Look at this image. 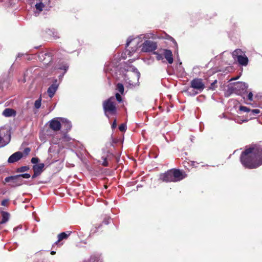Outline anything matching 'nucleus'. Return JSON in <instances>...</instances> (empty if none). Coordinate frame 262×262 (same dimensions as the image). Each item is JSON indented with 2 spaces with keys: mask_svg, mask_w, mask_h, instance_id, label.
<instances>
[{
  "mask_svg": "<svg viewBox=\"0 0 262 262\" xmlns=\"http://www.w3.org/2000/svg\"><path fill=\"white\" fill-rule=\"evenodd\" d=\"M239 110L244 112H250L251 110L245 106H240Z\"/></svg>",
  "mask_w": 262,
  "mask_h": 262,
  "instance_id": "obj_27",
  "label": "nucleus"
},
{
  "mask_svg": "<svg viewBox=\"0 0 262 262\" xmlns=\"http://www.w3.org/2000/svg\"><path fill=\"white\" fill-rule=\"evenodd\" d=\"M23 57L24 59L27 60H31L32 59V56L29 55L27 54L18 53L16 59L19 57Z\"/></svg>",
  "mask_w": 262,
  "mask_h": 262,
  "instance_id": "obj_22",
  "label": "nucleus"
},
{
  "mask_svg": "<svg viewBox=\"0 0 262 262\" xmlns=\"http://www.w3.org/2000/svg\"><path fill=\"white\" fill-rule=\"evenodd\" d=\"M2 102H3V101H2H2H0V103H2Z\"/></svg>",
  "mask_w": 262,
  "mask_h": 262,
  "instance_id": "obj_50",
  "label": "nucleus"
},
{
  "mask_svg": "<svg viewBox=\"0 0 262 262\" xmlns=\"http://www.w3.org/2000/svg\"><path fill=\"white\" fill-rule=\"evenodd\" d=\"M142 51L144 52H150L155 51L157 49V44L151 40H146L142 45Z\"/></svg>",
  "mask_w": 262,
  "mask_h": 262,
  "instance_id": "obj_8",
  "label": "nucleus"
},
{
  "mask_svg": "<svg viewBox=\"0 0 262 262\" xmlns=\"http://www.w3.org/2000/svg\"><path fill=\"white\" fill-rule=\"evenodd\" d=\"M244 54L245 53L241 49H236L232 53V56L234 59H236Z\"/></svg>",
  "mask_w": 262,
  "mask_h": 262,
  "instance_id": "obj_19",
  "label": "nucleus"
},
{
  "mask_svg": "<svg viewBox=\"0 0 262 262\" xmlns=\"http://www.w3.org/2000/svg\"><path fill=\"white\" fill-rule=\"evenodd\" d=\"M56 38H58V37H59V36H57V35H56Z\"/></svg>",
  "mask_w": 262,
  "mask_h": 262,
  "instance_id": "obj_49",
  "label": "nucleus"
},
{
  "mask_svg": "<svg viewBox=\"0 0 262 262\" xmlns=\"http://www.w3.org/2000/svg\"><path fill=\"white\" fill-rule=\"evenodd\" d=\"M21 228H22V226H17V227H15V228H14L13 231H17L18 229H21Z\"/></svg>",
  "mask_w": 262,
  "mask_h": 262,
  "instance_id": "obj_42",
  "label": "nucleus"
},
{
  "mask_svg": "<svg viewBox=\"0 0 262 262\" xmlns=\"http://www.w3.org/2000/svg\"><path fill=\"white\" fill-rule=\"evenodd\" d=\"M186 177V174L179 169H171L160 174V179L166 182H178Z\"/></svg>",
  "mask_w": 262,
  "mask_h": 262,
  "instance_id": "obj_2",
  "label": "nucleus"
},
{
  "mask_svg": "<svg viewBox=\"0 0 262 262\" xmlns=\"http://www.w3.org/2000/svg\"><path fill=\"white\" fill-rule=\"evenodd\" d=\"M216 83H217V80H215L213 82H212L211 84L210 89H212V90H214L216 88V86L215 85Z\"/></svg>",
  "mask_w": 262,
  "mask_h": 262,
  "instance_id": "obj_35",
  "label": "nucleus"
},
{
  "mask_svg": "<svg viewBox=\"0 0 262 262\" xmlns=\"http://www.w3.org/2000/svg\"><path fill=\"white\" fill-rule=\"evenodd\" d=\"M8 142L9 141L4 142L3 139L2 138L1 136L0 135V145H1L0 146H4L6 145V144H8Z\"/></svg>",
  "mask_w": 262,
  "mask_h": 262,
  "instance_id": "obj_31",
  "label": "nucleus"
},
{
  "mask_svg": "<svg viewBox=\"0 0 262 262\" xmlns=\"http://www.w3.org/2000/svg\"><path fill=\"white\" fill-rule=\"evenodd\" d=\"M50 60V58H49V60H47V61H49Z\"/></svg>",
  "mask_w": 262,
  "mask_h": 262,
  "instance_id": "obj_51",
  "label": "nucleus"
},
{
  "mask_svg": "<svg viewBox=\"0 0 262 262\" xmlns=\"http://www.w3.org/2000/svg\"><path fill=\"white\" fill-rule=\"evenodd\" d=\"M2 114L6 117H15L16 112L12 108H7L3 111Z\"/></svg>",
  "mask_w": 262,
  "mask_h": 262,
  "instance_id": "obj_12",
  "label": "nucleus"
},
{
  "mask_svg": "<svg viewBox=\"0 0 262 262\" xmlns=\"http://www.w3.org/2000/svg\"><path fill=\"white\" fill-rule=\"evenodd\" d=\"M31 175L29 173L20 174L13 176L6 177L5 179V182L8 183V185L12 187H15L21 185L25 183L24 179H29Z\"/></svg>",
  "mask_w": 262,
  "mask_h": 262,
  "instance_id": "obj_3",
  "label": "nucleus"
},
{
  "mask_svg": "<svg viewBox=\"0 0 262 262\" xmlns=\"http://www.w3.org/2000/svg\"><path fill=\"white\" fill-rule=\"evenodd\" d=\"M26 104H27V107L28 108H31V107H32V105H33V101H32V100H31H31H30L28 101L27 102V103H26Z\"/></svg>",
  "mask_w": 262,
  "mask_h": 262,
  "instance_id": "obj_32",
  "label": "nucleus"
},
{
  "mask_svg": "<svg viewBox=\"0 0 262 262\" xmlns=\"http://www.w3.org/2000/svg\"><path fill=\"white\" fill-rule=\"evenodd\" d=\"M116 126H117L116 120H115L113 122L112 125V128H115L116 127Z\"/></svg>",
  "mask_w": 262,
  "mask_h": 262,
  "instance_id": "obj_41",
  "label": "nucleus"
},
{
  "mask_svg": "<svg viewBox=\"0 0 262 262\" xmlns=\"http://www.w3.org/2000/svg\"><path fill=\"white\" fill-rule=\"evenodd\" d=\"M103 165H104V166H107V163L106 161H104L103 163Z\"/></svg>",
  "mask_w": 262,
  "mask_h": 262,
  "instance_id": "obj_43",
  "label": "nucleus"
},
{
  "mask_svg": "<svg viewBox=\"0 0 262 262\" xmlns=\"http://www.w3.org/2000/svg\"><path fill=\"white\" fill-rule=\"evenodd\" d=\"M154 54L156 55V59L158 60H161L163 59V55L162 54H159L156 52H155Z\"/></svg>",
  "mask_w": 262,
  "mask_h": 262,
  "instance_id": "obj_30",
  "label": "nucleus"
},
{
  "mask_svg": "<svg viewBox=\"0 0 262 262\" xmlns=\"http://www.w3.org/2000/svg\"><path fill=\"white\" fill-rule=\"evenodd\" d=\"M115 97H116V100L119 102H120L122 101L121 97L119 94H118V93L116 94Z\"/></svg>",
  "mask_w": 262,
  "mask_h": 262,
  "instance_id": "obj_36",
  "label": "nucleus"
},
{
  "mask_svg": "<svg viewBox=\"0 0 262 262\" xmlns=\"http://www.w3.org/2000/svg\"><path fill=\"white\" fill-rule=\"evenodd\" d=\"M58 87V84L53 83L48 89L47 92L50 98H52L56 92Z\"/></svg>",
  "mask_w": 262,
  "mask_h": 262,
  "instance_id": "obj_13",
  "label": "nucleus"
},
{
  "mask_svg": "<svg viewBox=\"0 0 262 262\" xmlns=\"http://www.w3.org/2000/svg\"><path fill=\"white\" fill-rule=\"evenodd\" d=\"M248 98L250 101H252L253 99V94L252 92H250L248 95Z\"/></svg>",
  "mask_w": 262,
  "mask_h": 262,
  "instance_id": "obj_39",
  "label": "nucleus"
},
{
  "mask_svg": "<svg viewBox=\"0 0 262 262\" xmlns=\"http://www.w3.org/2000/svg\"><path fill=\"white\" fill-rule=\"evenodd\" d=\"M250 112L251 113V114L255 115L256 114H259L260 113V111L258 109H254L251 110Z\"/></svg>",
  "mask_w": 262,
  "mask_h": 262,
  "instance_id": "obj_34",
  "label": "nucleus"
},
{
  "mask_svg": "<svg viewBox=\"0 0 262 262\" xmlns=\"http://www.w3.org/2000/svg\"><path fill=\"white\" fill-rule=\"evenodd\" d=\"M135 40V39L134 38H132L131 37H129L127 40V42H126V47H128L129 46V45L130 44V43L132 41H134Z\"/></svg>",
  "mask_w": 262,
  "mask_h": 262,
  "instance_id": "obj_37",
  "label": "nucleus"
},
{
  "mask_svg": "<svg viewBox=\"0 0 262 262\" xmlns=\"http://www.w3.org/2000/svg\"><path fill=\"white\" fill-rule=\"evenodd\" d=\"M44 169V163H39V159L34 157V178L39 176Z\"/></svg>",
  "mask_w": 262,
  "mask_h": 262,
  "instance_id": "obj_6",
  "label": "nucleus"
},
{
  "mask_svg": "<svg viewBox=\"0 0 262 262\" xmlns=\"http://www.w3.org/2000/svg\"><path fill=\"white\" fill-rule=\"evenodd\" d=\"M55 253H56V252H55V251H52L51 252V254H52V255H54V254H55Z\"/></svg>",
  "mask_w": 262,
  "mask_h": 262,
  "instance_id": "obj_44",
  "label": "nucleus"
},
{
  "mask_svg": "<svg viewBox=\"0 0 262 262\" xmlns=\"http://www.w3.org/2000/svg\"><path fill=\"white\" fill-rule=\"evenodd\" d=\"M2 219L0 222V224H4L7 223L10 219V214L5 211H2L1 212Z\"/></svg>",
  "mask_w": 262,
  "mask_h": 262,
  "instance_id": "obj_18",
  "label": "nucleus"
},
{
  "mask_svg": "<svg viewBox=\"0 0 262 262\" xmlns=\"http://www.w3.org/2000/svg\"><path fill=\"white\" fill-rule=\"evenodd\" d=\"M60 120L61 121V126L65 128V129L68 130L71 129L72 125L71 123L67 119L60 118Z\"/></svg>",
  "mask_w": 262,
  "mask_h": 262,
  "instance_id": "obj_17",
  "label": "nucleus"
},
{
  "mask_svg": "<svg viewBox=\"0 0 262 262\" xmlns=\"http://www.w3.org/2000/svg\"><path fill=\"white\" fill-rule=\"evenodd\" d=\"M238 63L242 66H246L247 65L248 62V58L244 54L241 56H239L236 59Z\"/></svg>",
  "mask_w": 262,
  "mask_h": 262,
  "instance_id": "obj_16",
  "label": "nucleus"
},
{
  "mask_svg": "<svg viewBox=\"0 0 262 262\" xmlns=\"http://www.w3.org/2000/svg\"><path fill=\"white\" fill-rule=\"evenodd\" d=\"M191 86L199 92H201L205 88V85L202 79L198 78L194 79L191 81Z\"/></svg>",
  "mask_w": 262,
  "mask_h": 262,
  "instance_id": "obj_9",
  "label": "nucleus"
},
{
  "mask_svg": "<svg viewBox=\"0 0 262 262\" xmlns=\"http://www.w3.org/2000/svg\"><path fill=\"white\" fill-rule=\"evenodd\" d=\"M133 71L128 72L125 80L129 85L135 86L138 84L140 74L137 69L133 68Z\"/></svg>",
  "mask_w": 262,
  "mask_h": 262,
  "instance_id": "obj_5",
  "label": "nucleus"
},
{
  "mask_svg": "<svg viewBox=\"0 0 262 262\" xmlns=\"http://www.w3.org/2000/svg\"><path fill=\"white\" fill-rule=\"evenodd\" d=\"M61 118H56L52 119L50 122V127L54 131H58L61 127Z\"/></svg>",
  "mask_w": 262,
  "mask_h": 262,
  "instance_id": "obj_10",
  "label": "nucleus"
},
{
  "mask_svg": "<svg viewBox=\"0 0 262 262\" xmlns=\"http://www.w3.org/2000/svg\"><path fill=\"white\" fill-rule=\"evenodd\" d=\"M119 129L121 132H124L126 129V126L125 124H121L119 125Z\"/></svg>",
  "mask_w": 262,
  "mask_h": 262,
  "instance_id": "obj_29",
  "label": "nucleus"
},
{
  "mask_svg": "<svg viewBox=\"0 0 262 262\" xmlns=\"http://www.w3.org/2000/svg\"><path fill=\"white\" fill-rule=\"evenodd\" d=\"M90 262H102L98 255H92L90 258Z\"/></svg>",
  "mask_w": 262,
  "mask_h": 262,
  "instance_id": "obj_21",
  "label": "nucleus"
},
{
  "mask_svg": "<svg viewBox=\"0 0 262 262\" xmlns=\"http://www.w3.org/2000/svg\"><path fill=\"white\" fill-rule=\"evenodd\" d=\"M105 224H108V222L107 221H104Z\"/></svg>",
  "mask_w": 262,
  "mask_h": 262,
  "instance_id": "obj_45",
  "label": "nucleus"
},
{
  "mask_svg": "<svg viewBox=\"0 0 262 262\" xmlns=\"http://www.w3.org/2000/svg\"><path fill=\"white\" fill-rule=\"evenodd\" d=\"M248 85L243 82H238L232 87L233 92L237 95H241L246 92Z\"/></svg>",
  "mask_w": 262,
  "mask_h": 262,
  "instance_id": "obj_7",
  "label": "nucleus"
},
{
  "mask_svg": "<svg viewBox=\"0 0 262 262\" xmlns=\"http://www.w3.org/2000/svg\"><path fill=\"white\" fill-rule=\"evenodd\" d=\"M30 151V149L29 148H25L23 152V154H24V157L27 156L29 154Z\"/></svg>",
  "mask_w": 262,
  "mask_h": 262,
  "instance_id": "obj_33",
  "label": "nucleus"
},
{
  "mask_svg": "<svg viewBox=\"0 0 262 262\" xmlns=\"http://www.w3.org/2000/svg\"><path fill=\"white\" fill-rule=\"evenodd\" d=\"M35 8L39 12H40L45 8V5L42 2H40L35 5Z\"/></svg>",
  "mask_w": 262,
  "mask_h": 262,
  "instance_id": "obj_23",
  "label": "nucleus"
},
{
  "mask_svg": "<svg viewBox=\"0 0 262 262\" xmlns=\"http://www.w3.org/2000/svg\"><path fill=\"white\" fill-rule=\"evenodd\" d=\"M168 39H169L171 41H172L173 43L177 46V47H178V45H177V43L176 40L172 37H171L170 36H168Z\"/></svg>",
  "mask_w": 262,
  "mask_h": 262,
  "instance_id": "obj_38",
  "label": "nucleus"
},
{
  "mask_svg": "<svg viewBox=\"0 0 262 262\" xmlns=\"http://www.w3.org/2000/svg\"><path fill=\"white\" fill-rule=\"evenodd\" d=\"M103 110L105 115L108 117V114L115 115L116 113V107L115 103V98L113 97H111L103 103Z\"/></svg>",
  "mask_w": 262,
  "mask_h": 262,
  "instance_id": "obj_4",
  "label": "nucleus"
},
{
  "mask_svg": "<svg viewBox=\"0 0 262 262\" xmlns=\"http://www.w3.org/2000/svg\"><path fill=\"white\" fill-rule=\"evenodd\" d=\"M31 162L33 163V158L31 159Z\"/></svg>",
  "mask_w": 262,
  "mask_h": 262,
  "instance_id": "obj_47",
  "label": "nucleus"
},
{
  "mask_svg": "<svg viewBox=\"0 0 262 262\" xmlns=\"http://www.w3.org/2000/svg\"><path fill=\"white\" fill-rule=\"evenodd\" d=\"M198 92H195V93H194V94L195 95V94H198Z\"/></svg>",
  "mask_w": 262,
  "mask_h": 262,
  "instance_id": "obj_48",
  "label": "nucleus"
},
{
  "mask_svg": "<svg viewBox=\"0 0 262 262\" xmlns=\"http://www.w3.org/2000/svg\"><path fill=\"white\" fill-rule=\"evenodd\" d=\"M242 164L246 168H256L262 165V147L254 146L246 149L241 155Z\"/></svg>",
  "mask_w": 262,
  "mask_h": 262,
  "instance_id": "obj_1",
  "label": "nucleus"
},
{
  "mask_svg": "<svg viewBox=\"0 0 262 262\" xmlns=\"http://www.w3.org/2000/svg\"><path fill=\"white\" fill-rule=\"evenodd\" d=\"M29 167L27 166H22L19 168H18L16 170V172H24L25 171H27L28 170H29Z\"/></svg>",
  "mask_w": 262,
  "mask_h": 262,
  "instance_id": "obj_24",
  "label": "nucleus"
},
{
  "mask_svg": "<svg viewBox=\"0 0 262 262\" xmlns=\"http://www.w3.org/2000/svg\"><path fill=\"white\" fill-rule=\"evenodd\" d=\"M164 56L169 64H171L173 61L172 52L170 50L165 49L163 52Z\"/></svg>",
  "mask_w": 262,
  "mask_h": 262,
  "instance_id": "obj_14",
  "label": "nucleus"
},
{
  "mask_svg": "<svg viewBox=\"0 0 262 262\" xmlns=\"http://www.w3.org/2000/svg\"><path fill=\"white\" fill-rule=\"evenodd\" d=\"M67 67H64V70H65V71H66V70H67Z\"/></svg>",
  "mask_w": 262,
  "mask_h": 262,
  "instance_id": "obj_46",
  "label": "nucleus"
},
{
  "mask_svg": "<svg viewBox=\"0 0 262 262\" xmlns=\"http://www.w3.org/2000/svg\"><path fill=\"white\" fill-rule=\"evenodd\" d=\"M69 234H67L65 232H62L58 235V240L55 243V244H57L58 242L62 241L63 239H66L68 237Z\"/></svg>",
  "mask_w": 262,
  "mask_h": 262,
  "instance_id": "obj_20",
  "label": "nucleus"
},
{
  "mask_svg": "<svg viewBox=\"0 0 262 262\" xmlns=\"http://www.w3.org/2000/svg\"><path fill=\"white\" fill-rule=\"evenodd\" d=\"M235 122H236L237 123L241 124V123H242L243 122H247V120H246V119L242 120V119H241L240 118H239V117H237V118H235Z\"/></svg>",
  "mask_w": 262,
  "mask_h": 262,
  "instance_id": "obj_28",
  "label": "nucleus"
},
{
  "mask_svg": "<svg viewBox=\"0 0 262 262\" xmlns=\"http://www.w3.org/2000/svg\"><path fill=\"white\" fill-rule=\"evenodd\" d=\"M41 98H39L37 100H36L34 104V107L36 108H39L41 106Z\"/></svg>",
  "mask_w": 262,
  "mask_h": 262,
  "instance_id": "obj_26",
  "label": "nucleus"
},
{
  "mask_svg": "<svg viewBox=\"0 0 262 262\" xmlns=\"http://www.w3.org/2000/svg\"><path fill=\"white\" fill-rule=\"evenodd\" d=\"M24 157V154L21 151H17L13 154L8 158V162L9 163H14L18 161Z\"/></svg>",
  "mask_w": 262,
  "mask_h": 262,
  "instance_id": "obj_11",
  "label": "nucleus"
},
{
  "mask_svg": "<svg viewBox=\"0 0 262 262\" xmlns=\"http://www.w3.org/2000/svg\"><path fill=\"white\" fill-rule=\"evenodd\" d=\"M50 57L49 54L44 52H39L37 55L34 54V59L38 60L40 61L43 62L46 60V56Z\"/></svg>",
  "mask_w": 262,
  "mask_h": 262,
  "instance_id": "obj_15",
  "label": "nucleus"
},
{
  "mask_svg": "<svg viewBox=\"0 0 262 262\" xmlns=\"http://www.w3.org/2000/svg\"><path fill=\"white\" fill-rule=\"evenodd\" d=\"M8 203V200H4L2 202V205L6 206Z\"/></svg>",
  "mask_w": 262,
  "mask_h": 262,
  "instance_id": "obj_40",
  "label": "nucleus"
},
{
  "mask_svg": "<svg viewBox=\"0 0 262 262\" xmlns=\"http://www.w3.org/2000/svg\"><path fill=\"white\" fill-rule=\"evenodd\" d=\"M117 90L122 94L124 92V86L121 83H118L117 85Z\"/></svg>",
  "mask_w": 262,
  "mask_h": 262,
  "instance_id": "obj_25",
  "label": "nucleus"
}]
</instances>
